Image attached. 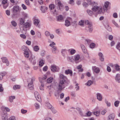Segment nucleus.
<instances>
[{"instance_id": "c756f323", "label": "nucleus", "mask_w": 120, "mask_h": 120, "mask_svg": "<svg viewBox=\"0 0 120 120\" xmlns=\"http://www.w3.org/2000/svg\"><path fill=\"white\" fill-rule=\"evenodd\" d=\"M32 84L30 83V82L29 83L28 85V88L30 90H32L33 89V83H32Z\"/></svg>"}, {"instance_id": "393cba45", "label": "nucleus", "mask_w": 120, "mask_h": 120, "mask_svg": "<svg viewBox=\"0 0 120 120\" xmlns=\"http://www.w3.org/2000/svg\"><path fill=\"white\" fill-rule=\"evenodd\" d=\"M6 72H4L0 73V80H1L3 79V77L5 76L6 74Z\"/></svg>"}, {"instance_id": "e433bc0d", "label": "nucleus", "mask_w": 120, "mask_h": 120, "mask_svg": "<svg viewBox=\"0 0 120 120\" xmlns=\"http://www.w3.org/2000/svg\"><path fill=\"white\" fill-rule=\"evenodd\" d=\"M39 48L38 46L36 45L33 48L34 50L36 52H38L39 50Z\"/></svg>"}, {"instance_id": "69168bd1", "label": "nucleus", "mask_w": 120, "mask_h": 120, "mask_svg": "<svg viewBox=\"0 0 120 120\" xmlns=\"http://www.w3.org/2000/svg\"><path fill=\"white\" fill-rule=\"evenodd\" d=\"M79 114L80 115L82 116L85 117V116H84L85 115H84L83 112H82V110L80 111L79 112Z\"/></svg>"}, {"instance_id": "603ef678", "label": "nucleus", "mask_w": 120, "mask_h": 120, "mask_svg": "<svg viewBox=\"0 0 120 120\" xmlns=\"http://www.w3.org/2000/svg\"><path fill=\"white\" fill-rule=\"evenodd\" d=\"M44 63L43 62L42 60H41L39 62V66L41 67L44 64Z\"/></svg>"}, {"instance_id": "7ed1b4c3", "label": "nucleus", "mask_w": 120, "mask_h": 120, "mask_svg": "<svg viewBox=\"0 0 120 120\" xmlns=\"http://www.w3.org/2000/svg\"><path fill=\"white\" fill-rule=\"evenodd\" d=\"M51 71L53 72H58L59 71L60 68L54 65H52L50 67Z\"/></svg>"}, {"instance_id": "473e14b6", "label": "nucleus", "mask_w": 120, "mask_h": 120, "mask_svg": "<svg viewBox=\"0 0 120 120\" xmlns=\"http://www.w3.org/2000/svg\"><path fill=\"white\" fill-rule=\"evenodd\" d=\"M20 22L19 24L20 25H22L25 22V19H23L22 18H21L19 19Z\"/></svg>"}, {"instance_id": "ea45409f", "label": "nucleus", "mask_w": 120, "mask_h": 120, "mask_svg": "<svg viewBox=\"0 0 120 120\" xmlns=\"http://www.w3.org/2000/svg\"><path fill=\"white\" fill-rule=\"evenodd\" d=\"M46 105L49 109H51L52 108V105L49 102H47L46 104Z\"/></svg>"}, {"instance_id": "a878e982", "label": "nucleus", "mask_w": 120, "mask_h": 120, "mask_svg": "<svg viewBox=\"0 0 120 120\" xmlns=\"http://www.w3.org/2000/svg\"><path fill=\"white\" fill-rule=\"evenodd\" d=\"M22 50L24 52H26L27 51H29V49L26 46L23 45L22 47Z\"/></svg>"}, {"instance_id": "a19ab883", "label": "nucleus", "mask_w": 120, "mask_h": 120, "mask_svg": "<svg viewBox=\"0 0 120 120\" xmlns=\"http://www.w3.org/2000/svg\"><path fill=\"white\" fill-rule=\"evenodd\" d=\"M93 113L96 116H98L100 114V112L99 111H97L93 112Z\"/></svg>"}, {"instance_id": "864d4df0", "label": "nucleus", "mask_w": 120, "mask_h": 120, "mask_svg": "<svg viewBox=\"0 0 120 120\" xmlns=\"http://www.w3.org/2000/svg\"><path fill=\"white\" fill-rule=\"evenodd\" d=\"M8 120H16L15 116H11L8 119Z\"/></svg>"}, {"instance_id": "de8ad7c7", "label": "nucleus", "mask_w": 120, "mask_h": 120, "mask_svg": "<svg viewBox=\"0 0 120 120\" xmlns=\"http://www.w3.org/2000/svg\"><path fill=\"white\" fill-rule=\"evenodd\" d=\"M120 75L119 74H117L116 75L115 78V79L116 81L118 80L119 79H120Z\"/></svg>"}, {"instance_id": "2eb2a0df", "label": "nucleus", "mask_w": 120, "mask_h": 120, "mask_svg": "<svg viewBox=\"0 0 120 120\" xmlns=\"http://www.w3.org/2000/svg\"><path fill=\"white\" fill-rule=\"evenodd\" d=\"M96 96L97 99L100 101H102V97L101 94L99 93H97L96 94Z\"/></svg>"}, {"instance_id": "aec40b11", "label": "nucleus", "mask_w": 120, "mask_h": 120, "mask_svg": "<svg viewBox=\"0 0 120 120\" xmlns=\"http://www.w3.org/2000/svg\"><path fill=\"white\" fill-rule=\"evenodd\" d=\"M98 55L99 56V59L101 61H103L104 60V56L102 53L101 52H99L98 54Z\"/></svg>"}, {"instance_id": "49530a36", "label": "nucleus", "mask_w": 120, "mask_h": 120, "mask_svg": "<svg viewBox=\"0 0 120 120\" xmlns=\"http://www.w3.org/2000/svg\"><path fill=\"white\" fill-rule=\"evenodd\" d=\"M52 52L54 53H56V51L57 50V49L56 47L52 48Z\"/></svg>"}, {"instance_id": "c03bdc74", "label": "nucleus", "mask_w": 120, "mask_h": 120, "mask_svg": "<svg viewBox=\"0 0 120 120\" xmlns=\"http://www.w3.org/2000/svg\"><path fill=\"white\" fill-rule=\"evenodd\" d=\"M120 103V101H115L114 103L115 106L116 107H117Z\"/></svg>"}, {"instance_id": "dca6fc26", "label": "nucleus", "mask_w": 120, "mask_h": 120, "mask_svg": "<svg viewBox=\"0 0 120 120\" xmlns=\"http://www.w3.org/2000/svg\"><path fill=\"white\" fill-rule=\"evenodd\" d=\"M115 117L114 114L112 113L108 116L107 120H114Z\"/></svg>"}, {"instance_id": "3c124183", "label": "nucleus", "mask_w": 120, "mask_h": 120, "mask_svg": "<svg viewBox=\"0 0 120 120\" xmlns=\"http://www.w3.org/2000/svg\"><path fill=\"white\" fill-rule=\"evenodd\" d=\"M12 25L14 27H15L17 26V23L16 22L14 21H12L11 22Z\"/></svg>"}, {"instance_id": "20e7f679", "label": "nucleus", "mask_w": 120, "mask_h": 120, "mask_svg": "<svg viewBox=\"0 0 120 120\" xmlns=\"http://www.w3.org/2000/svg\"><path fill=\"white\" fill-rule=\"evenodd\" d=\"M110 4V3L108 1H106L105 2L104 5L102 9V13H104L105 11H107L108 10L107 8L109 6Z\"/></svg>"}, {"instance_id": "4c0bfd02", "label": "nucleus", "mask_w": 120, "mask_h": 120, "mask_svg": "<svg viewBox=\"0 0 120 120\" xmlns=\"http://www.w3.org/2000/svg\"><path fill=\"white\" fill-rule=\"evenodd\" d=\"M87 12L88 14L90 16H92L93 14V11L90 10L88 9L87 10Z\"/></svg>"}, {"instance_id": "2f4dec72", "label": "nucleus", "mask_w": 120, "mask_h": 120, "mask_svg": "<svg viewBox=\"0 0 120 120\" xmlns=\"http://www.w3.org/2000/svg\"><path fill=\"white\" fill-rule=\"evenodd\" d=\"M29 51H27L24 52V56L28 58L29 57Z\"/></svg>"}, {"instance_id": "052dcab7", "label": "nucleus", "mask_w": 120, "mask_h": 120, "mask_svg": "<svg viewBox=\"0 0 120 120\" xmlns=\"http://www.w3.org/2000/svg\"><path fill=\"white\" fill-rule=\"evenodd\" d=\"M84 21L81 20L80 21H79V25L82 26L84 24Z\"/></svg>"}, {"instance_id": "412c9836", "label": "nucleus", "mask_w": 120, "mask_h": 120, "mask_svg": "<svg viewBox=\"0 0 120 120\" xmlns=\"http://www.w3.org/2000/svg\"><path fill=\"white\" fill-rule=\"evenodd\" d=\"M47 78V75L45 74L41 78L39 79V81L41 83H43L45 81V80Z\"/></svg>"}, {"instance_id": "58836bf2", "label": "nucleus", "mask_w": 120, "mask_h": 120, "mask_svg": "<svg viewBox=\"0 0 120 120\" xmlns=\"http://www.w3.org/2000/svg\"><path fill=\"white\" fill-rule=\"evenodd\" d=\"M91 115V113L90 111H88L86 113V115H84L85 117L90 116Z\"/></svg>"}, {"instance_id": "6e6552de", "label": "nucleus", "mask_w": 120, "mask_h": 120, "mask_svg": "<svg viewBox=\"0 0 120 120\" xmlns=\"http://www.w3.org/2000/svg\"><path fill=\"white\" fill-rule=\"evenodd\" d=\"M34 95L36 99L39 101L40 102L41 101V97L37 91L34 92Z\"/></svg>"}, {"instance_id": "338daca9", "label": "nucleus", "mask_w": 120, "mask_h": 120, "mask_svg": "<svg viewBox=\"0 0 120 120\" xmlns=\"http://www.w3.org/2000/svg\"><path fill=\"white\" fill-rule=\"evenodd\" d=\"M45 34L46 36L48 37L50 35V33L48 31H46L45 32Z\"/></svg>"}, {"instance_id": "72a5a7b5", "label": "nucleus", "mask_w": 120, "mask_h": 120, "mask_svg": "<svg viewBox=\"0 0 120 120\" xmlns=\"http://www.w3.org/2000/svg\"><path fill=\"white\" fill-rule=\"evenodd\" d=\"M93 81L91 80H89L86 83V85L88 86H90L93 84Z\"/></svg>"}, {"instance_id": "13d9d810", "label": "nucleus", "mask_w": 120, "mask_h": 120, "mask_svg": "<svg viewBox=\"0 0 120 120\" xmlns=\"http://www.w3.org/2000/svg\"><path fill=\"white\" fill-rule=\"evenodd\" d=\"M116 48L119 50H120V43H118L116 46Z\"/></svg>"}, {"instance_id": "4be33fe9", "label": "nucleus", "mask_w": 120, "mask_h": 120, "mask_svg": "<svg viewBox=\"0 0 120 120\" xmlns=\"http://www.w3.org/2000/svg\"><path fill=\"white\" fill-rule=\"evenodd\" d=\"M47 10V8L45 6H41V10L43 13H44Z\"/></svg>"}, {"instance_id": "6e6d98bb", "label": "nucleus", "mask_w": 120, "mask_h": 120, "mask_svg": "<svg viewBox=\"0 0 120 120\" xmlns=\"http://www.w3.org/2000/svg\"><path fill=\"white\" fill-rule=\"evenodd\" d=\"M88 4L85 2H84L82 4L83 6L85 7H88Z\"/></svg>"}, {"instance_id": "a211bd4d", "label": "nucleus", "mask_w": 120, "mask_h": 120, "mask_svg": "<svg viewBox=\"0 0 120 120\" xmlns=\"http://www.w3.org/2000/svg\"><path fill=\"white\" fill-rule=\"evenodd\" d=\"M31 24L30 22H27L24 23L23 24V28L25 27V28L30 27L31 26Z\"/></svg>"}, {"instance_id": "f8f14e48", "label": "nucleus", "mask_w": 120, "mask_h": 120, "mask_svg": "<svg viewBox=\"0 0 120 120\" xmlns=\"http://www.w3.org/2000/svg\"><path fill=\"white\" fill-rule=\"evenodd\" d=\"M39 20L38 19H35L34 21V23L36 27H39L40 25L39 24Z\"/></svg>"}, {"instance_id": "f03ea898", "label": "nucleus", "mask_w": 120, "mask_h": 120, "mask_svg": "<svg viewBox=\"0 0 120 120\" xmlns=\"http://www.w3.org/2000/svg\"><path fill=\"white\" fill-rule=\"evenodd\" d=\"M93 7L92 10L94 11H97V13L98 14L102 13V8L101 7H100L97 6L95 3L94 5H91Z\"/></svg>"}, {"instance_id": "774afa93", "label": "nucleus", "mask_w": 120, "mask_h": 120, "mask_svg": "<svg viewBox=\"0 0 120 120\" xmlns=\"http://www.w3.org/2000/svg\"><path fill=\"white\" fill-rule=\"evenodd\" d=\"M78 83H76L75 85V88L76 89V90H79V86H78Z\"/></svg>"}, {"instance_id": "f3484780", "label": "nucleus", "mask_w": 120, "mask_h": 120, "mask_svg": "<svg viewBox=\"0 0 120 120\" xmlns=\"http://www.w3.org/2000/svg\"><path fill=\"white\" fill-rule=\"evenodd\" d=\"M92 68L93 70L96 73H98L100 71L99 68L95 66L92 67Z\"/></svg>"}, {"instance_id": "c85d7f7f", "label": "nucleus", "mask_w": 120, "mask_h": 120, "mask_svg": "<svg viewBox=\"0 0 120 120\" xmlns=\"http://www.w3.org/2000/svg\"><path fill=\"white\" fill-rule=\"evenodd\" d=\"M57 90L55 93V95L56 97H59V91H61L62 90H59L58 88V86L57 87Z\"/></svg>"}, {"instance_id": "39448f33", "label": "nucleus", "mask_w": 120, "mask_h": 120, "mask_svg": "<svg viewBox=\"0 0 120 120\" xmlns=\"http://www.w3.org/2000/svg\"><path fill=\"white\" fill-rule=\"evenodd\" d=\"M49 8L50 11L52 12L54 14H57V12L55 9V6L54 5L51 4L49 5Z\"/></svg>"}, {"instance_id": "9b49d317", "label": "nucleus", "mask_w": 120, "mask_h": 120, "mask_svg": "<svg viewBox=\"0 0 120 120\" xmlns=\"http://www.w3.org/2000/svg\"><path fill=\"white\" fill-rule=\"evenodd\" d=\"M80 58V55L78 54L75 55L74 57L73 60L76 63L79 62L78 60H79Z\"/></svg>"}, {"instance_id": "7c9ffc66", "label": "nucleus", "mask_w": 120, "mask_h": 120, "mask_svg": "<svg viewBox=\"0 0 120 120\" xmlns=\"http://www.w3.org/2000/svg\"><path fill=\"white\" fill-rule=\"evenodd\" d=\"M81 46L82 51L84 53H85L86 52V50L85 46L83 45H81Z\"/></svg>"}, {"instance_id": "bf43d9fd", "label": "nucleus", "mask_w": 120, "mask_h": 120, "mask_svg": "<svg viewBox=\"0 0 120 120\" xmlns=\"http://www.w3.org/2000/svg\"><path fill=\"white\" fill-rule=\"evenodd\" d=\"M105 103H106L107 106H110L111 105L110 103L108 102L107 100L105 99Z\"/></svg>"}, {"instance_id": "5fc2aeb1", "label": "nucleus", "mask_w": 120, "mask_h": 120, "mask_svg": "<svg viewBox=\"0 0 120 120\" xmlns=\"http://www.w3.org/2000/svg\"><path fill=\"white\" fill-rule=\"evenodd\" d=\"M112 23L116 26V27L119 28V26L118 24L116 23L114 20H113L112 21Z\"/></svg>"}, {"instance_id": "680f3d73", "label": "nucleus", "mask_w": 120, "mask_h": 120, "mask_svg": "<svg viewBox=\"0 0 120 120\" xmlns=\"http://www.w3.org/2000/svg\"><path fill=\"white\" fill-rule=\"evenodd\" d=\"M52 112L54 114L56 113L57 112V111L54 108H52L51 109Z\"/></svg>"}, {"instance_id": "6ab92c4d", "label": "nucleus", "mask_w": 120, "mask_h": 120, "mask_svg": "<svg viewBox=\"0 0 120 120\" xmlns=\"http://www.w3.org/2000/svg\"><path fill=\"white\" fill-rule=\"evenodd\" d=\"M65 73L67 75L70 74V76H72V75L73 72L71 70L68 69V70H66L65 71Z\"/></svg>"}, {"instance_id": "09e8293b", "label": "nucleus", "mask_w": 120, "mask_h": 120, "mask_svg": "<svg viewBox=\"0 0 120 120\" xmlns=\"http://www.w3.org/2000/svg\"><path fill=\"white\" fill-rule=\"evenodd\" d=\"M22 15L24 17V19H26L27 16V15L26 13H25L24 12H22Z\"/></svg>"}, {"instance_id": "4d7b16f0", "label": "nucleus", "mask_w": 120, "mask_h": 120, "mask_svg": "<svg viewBox=\"0 0 120 120\" xmlns=\"http://www.w3.org/2000/svg\"><path fill=\"white\" fill-rule=\"evenodd\" d=\"M4 89L2 86V85L1 84H0V92H2L3 91Z\"/></svg>"}, {"instance_id": "9d476101", "label": "nucleus", "mask_w": 120, "mask_h": 120, "mask_svg": "<svg viewBox=\"0 0 120 120\" xmlns=\"http://www.w3.org/2000/svg\"><path fill=\"white\" fill-rule=\"evenodd\" d=\"M7 0H3L2 2L1 5L0 4V5L1 6L2 4L3 8H6L8 6V4H7Z\"/></svg>"}, {"instance_id": "ddd939ff", "label": "nucleus", "mask_w": 120, "mask_h": 120, "mask_svg": "<svg viewBox=\"0 0 120 120\" xmlns=\"http://www.w3.org/2000/svg\"><path fill=\"white\" fill-rule=\"evenodd\" d=\"M2 61L3 63H4L6 64L7 66H8L9 65V62L7 58L4 57H2L1 58Z\"/></svg>"}, {"instance_id": "37998d69", "label": "nucleus", "mask_w": 120, "mask_h": 120, "mask_svg": "<svg viewBox=\"0 0 120 120\" xmlns=\"http://www.w3.org/2000/svg\"><path fill=\"white\" fill-rule=\"evenodd\" d=\"M95 46V44L93 43H92L90 45V47L91 48H93Z\"/></svg>"}, {"instance_id": "423d86ee", "label": "nucleus", "mask_w": 120, "mask_h": 120, "mask_svg": "<svg viewBox=\"0 0 120 120\" xmlns=\"http://www.w3.org/2000/svg\"><path fill=\"white\" fill-rule=\"evenodd\" d=\"M29 60L30 62L33 65H35L36 63V58L34 56H30Z\"/></svg>"}, {"instance_id": "0eeeda50", "label": "nucleus", "mask_w": 120, "mask_h": 120, "mask_svg": "<svg viewBox=\"0 0 120 120\" xmlns=\"http://www.w3.org/2000/svg\"><path fill=\"white\" fill-rule=\"evenodd\" d=\"M57 2L58 4V9L61 11H62L64 9V6L61 3L60 1L59 0H57Z\"/></svg>"}, {"instance_id": "e2e57ef3", "label": "nucleus", "mask_w": 120, "mask_h": 120, "mask_svg": "<svg viewBox=\"0 0 120 120\" xmlns=\"http://www.w3.org/2000/svg\"><path fill=\"white\" fill-rule=\"evenodd\" d=\"M21 6L24 10H25L27 9L26 6L24 4H22Z\"/></svg>"}, {"instance_id": "1a4fd4ad", "label": "nucleus", "mask_w": 120, "mask_h": 120, "mask_svg": "<svg viewBox=\"0 0 120 120\" xmlns=\"http://www.w3.org/2000/svg\"><path fill=\"white\" fill-rule=\"evenodd\" d=\"M1 117L2 120H8L7 113L6 112H2Z\"/></svg>"}, {"instance_id": "bb28decb", "label": "nucleus", "mask_w": 120, "mask_h": 120, "mask_svg": "<svg viewBox=\"0 0 120 120\" xmlns=\"http://www.w3.org/2000/svg\"><path fill=\"white\" fill-rule=\"evenodd\" d=\"M115 68L116 71H120V66L117 64H115Z\"/></svg>"}, {"instance_id": "79ce46f5", "label": "nucleus", "mask_w": 120, "mask_h": 120, "mask_svg": "<svg viewBox=\"0 0 120 120\" xmlns=\"http://www.w3.org/2000/svg\"><path fill=\"white\" fill-rule=\"evenodd\" d=\"M21 30L22 33L24 34H25L26 33V28H24L23 27L22 29H21Z\"/></svg>"}, {"instance_id": "c9c22d12", "label": "nucleus", "mask_w": 120, "mask_h": 120, "mask_svg": "<svg viewBox=\"0 0 120 120\" xmlns=\"http://www.w3.org/2000/svg\"><path fill=\"white\" fill-rule=\"evenodd\" d=\"M70 22L68 20H66L65 21V25L67 26H68L70 25Z\"/></svg>"}, {"instance_id": "5701e85b", "label": "nucleus", "mask_w": 120, "mask_h": 120, "mask_svg": "<svg viewBox=\"0 0 120 120\" xmlns=\"http://www.w3.org/2000/svg\"><path fill=\"white\" fill-rule=\"evenodd\" d=\"M57 21L59 22L62 21L63 20V17L62 15H60L57 17Z\"/></svg>"}, {"instance_id": "0e129e2a", "label": "nucleus", "mask_w": 120, "mask_h": 120, "mask_svg": "<svg viewBox=\"0 0 120 120\" xmlns=\"http://www.w3.org/2000/svg\"><path fill=\"white\" fill-rule=\"evenodd\" d=\"M25 1L26 4L28 5H29L30 4L29 0H25Z\"/></svg>"}, {"instance_id": "b1692460", "label": "nucleus", "mask_w": 120, "mask_h": 120, "mask_svg": "<svg viewBox=\"0 0 120 120\" xmlns=\"http://www.w3.org/2000/svg\"><path fill=\"white\" fill-rule=\"evenodd\" d=\"M53 77H51L48 78L47 80V83H51L53 81Z\"/></svg>"}, {"instance_id": "4468645a", "label": "nucleus", "mask_w": 120, "mask_h": 120, "mask_svg": "<svg viewBox=\"0 0 120 120\" xmlns=\"http://www.w3.org/2000/svg\"><path fill=\"white\" fill-rule=\"evenodd\" d=\"M13 11L14 12H16L19 11V7L17 5H15L14 6L12 9Z\"/></svg>"}, {"instance_id": "f257e3e1", "label": "nucleus", "mask_w": 120, "mask_h": 120, "mask_svg": "<svg viewBox=\"0 0 120 120\" xmlns=\"http://www.w3.org/2000/svg\"><path fill=\"white\" fill-rule=\"evenodd\" d=\"M59 77L60 80L59 84L58 86V88L59 90H62L65 87L64 83L66 82L65 80L67 78L62 74H61L60 75Z\"/></svg>"}, {"instance_id": "f704fd0d", "label": "nucleus", "mask_w": 120, "mask_h": 120, "mask_svg": "<svg viewBox=\"0 0 120 120\" xmlns=\"http://www.w3.org/2000/svg\"><path fill=\"white\" fill-rule=\"evenodd\" d=\"M21 87L19 85H15L13 87V89L15 90H16L17 89H19Z\"/></svg>"}, {"instance_id": "8fccbe9b", "label": "nucleus", "mask_w": 120, "mask_h": 120, "mask_svg": "<svg viewBox=\"0 0 120 120\" xmlns=\"http://www.w3.org/2000/svg\"><path fill=\"white\" fill-rule=\"evenodd\" d=\"M66 50L65 49H62L61 50V53L63 56H64V54L66 53Z\"/></svg>"}, {"instance_id": "a18cd8bd", "label": "nucleus", "mask_w": 120, "mask_h": 120, "mask_svg": "<svg viewBox=\"0 0 120 120\" xmlns=\"http://www.w3.org/2000/svg\"><path fill=\"white\" fill-rule=\"evenodd\" d=\"M55 43L53 42H52L49 45V46L52 48L56 47L55 46Z\"/></svg>"}, {"instance_id": "cd10ccee", "label": "nucleus", "mask_w": 120, "mask_h": 120, "mask_svg": "<svg viewBox=\"0 0 120 120\" xmlns=\"http://www.w3.org/2000/svg\"><path fill=\"white\" fill-rule=\"evenodd\" d=\"M15 98V96H11L9 97V100L11 102H12L13 101V100Z\"/></svg>"}]
</instances>
